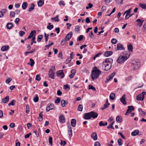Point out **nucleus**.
I'll use <instances>...</instances> for the list:
<instances>
[{
	"label": "nucleus",
	"instance_id": "f257e3e1",
	"mask_svg": "<svg viewBox=\"0 0 146 146\" xmlns=\"http://www.w3.org/2000/svg\"><path fill=\"white\" fill-rule=\"evenodd\" d=\"M113 60L110 58H106L103 61L102 66V68L105 71H108L111 68Z\"/></svg>",
	"mask_w": 146,
	"mask_h": 146
},
{
	"label": "nucleus",
	"instance_id": "f03ea898",
	"mask_svg": "<svg viewBox=\"0 0 146 146\" xmlns=\"http://www.w3.org/2000/svg\"><path fill=\"white\" fill-rule=\"evenodd\" d=\"M101 74V71L98 69L95 70H93L92 73V80H94L98 78Z\"/></svg>",
	"mask_w": 146,
	"mask_h": 146
},
{
	"label": "nucleus",
	"instance_id": "7ed1b4c3",
	"mask_svg": "<svg viewBox=\"0 0 146 146\" xmlns=\"http://www.w3.org/2000/svg\"><path fill=\"white\" fill-rule=\"evenodd\" d=\"M132 67L133 70H137L140 66V63L137 60H133L132 62Z\"/></svg>",
	"mask_w": 146,
	"mask_h": 146
},
{
	"label": "nucleus",
	"instance_id": "20e7f679",
	"mask_svg": "<svg viewBox=\"0 0 146 146\" xmlns=\"http://www.w3.org/2000/svg\"><path fill=\"white\" fill-rule=\"evenodd\" d=\"M126 55V54H125ZM128 57H127L125 55H120L117 60L118 63L120 64H122L126 61Z\"/></svg>",
	"mask_w": 146,
	"mask_h": 146
},
{
	"label": "nucleus",
	"instance_id": "39448f33",
	"mask_svg": "<svg viewBox=\"0 0 146 146\" xmlns=\"http://www.w3.org/2000/svg\"><path fill=\"white\" fill-rule=\"evenodd\" d=\"M55 70V66H52L49 71L48 76L50 78L54 79V71Z\"/></svg>",
	"mask_w": 146,
	"mask_h": 146
},
{
	"label": "nucleus",
	"instance_id": "423d86ee",
	"mask_svg": "<svg viewBox=\"0 0 146 146\" xmlns=\"http://www.w3.org/2000/svg\"><path fill=\"white\" fill-rule=\"evenodd\" d=\"M146 94L145 92H142L141 94H139L136 97V99L138 100L143 101L144 98V96Z\"/></svg>",
	"mask_w": 146,
	"mask_h": 146
},
{
	"label": "nucleus",
	"instance_id": "0eeeda50",
	"mask_svg": "<svg viewBox=\"0 0 146 146\" xmlns=\"http://www.w3.org/2000/svg\"><path fill=\"white\" fill-rule=\"evenodd\" d=\"M124 48L122 45L120 43L117 44V47L115 48V50L117 51L118 50H124Z\"/></svg>",
	"mask_w": 146,
	"mask_h": 146
},
{
	"label": "nucleus",
	"instance_id": "6e6552de",
	"mask_svg": "<svg viewBox=\"0 0 146 146\" xmlns=\"http://www.w3.org/2000/svg\"><path fill=\"white\" fill-rule=\"evenodd\" d=\"M57 76H58L60 77L61 78H63L64 76L63 70H59L57 72Z\"/></svg>",
	"mask_w": 146,
	"mask_h": 146
},
{
	"label": "nucleus",
	"instance_id": "1a4fd4ad",
	"mask_svg": "<svg viewBox=\"0 0 146 146\" xmlns=\"http://www.w3.org/2000/svg\"><path fill=\"white\" fill-rule=\"evenodd\" d=\"M128 108L125 114V115H128L131 111L134 110V108L133 106H128Z\"/></svg>",
	"mask_w": 146,
	"mask_h": 146
},
{
	"label": "nucleus",
	"instance_id": "9d476101",
	"mask_svg": "<svg viewBox=\"0 0 146 146\" xmlns=\"http://www.w3.org/2000/svg\"><path fill=\"white\" fill-rule=\"evenodd\" d=\"M90 113L88 112L84 113V118L85 119H90L91 118Z\"/></svg>",
	"mask_w": 146,
	"mask_h": 146
},
{
	"label": "nucleus",
	"instance_id": "9b49d317",
	"mask_svg": "<svg viewBox=\"0 0 146 146\" xmlns=\"http://www.w3.org/2000/svg\"><path fill=\"white\" fill-rule=\"evenodd\" d=\"M131 11V9H128L125 11L126 15L125 16V19H128L130 17H131L132 15H130V13Z\"/></svg>",
	"mask_w": 146,
	"mask_h": 146
},
{
	"label": "nucleus",
	"instance_id": "f8f14e48",
	"mask_svg": "<svg viewBox=\"0 0 146 146\" xmlns=\"http://www.w3.org/2000/svg\"><path fill=\"white\" fill-rule=\"evenodd\" d=\"M90 113L91 118L92 117L93 118H95L98 117V114L97 113L93 111H92L90 112Z\"/></svg>",
	"mask_w": 146,
	"mask_h": 146
},
{
	"label": "nucleus",
	"instance_id": "ddd939ff",
	"mask_svg": "<svg viewBox=\"0 0 146 146\" xmlns=\"http://www.w3.org/2000/svg\"><path fill=\"white\" fill-rule=\"evenodd\" d=\"M54 105L52 104H51L49 106H48L46 108V111L48 112L50 110L53 109L54 108Z\"/></svg>",
	"mask_w": 146,
	"mask_h": 146
},
{
	"label": "nucleus",
	"instance_id": "4468645a",
	"mask_svg": "<svg viewBox=\"0 0 146 146\" xmlns=\"http://www.w3.org/2000/svg\"><path fill=\"white\" fill-rule=\"evenodd\" d=\"M73 34V33L72 32H71L68 33L66 36L65 38L67 40H68L70 39L72 37Z\"/></svg>",
	"mask_w": 146,
	"mask_h": 146
},
{
	"label": "nucleus",
	"instance_id": "2eb2a0df",
	"mask_svg": "<svg viewBox=\"0 0 146 146\" xmlns=\"http://www.w3.org/2000/svg\"><path fill=\"white\" fill-rule=\"evenodd\" d=\"M125 94L123 95L120 99L121 102L124 105L126 104L125 101Z\"/></svg>",
	"mask_w": 146,
	"mask_h": 146
},
{
	"label": "nucleus",
	"instance_id": "dca6fc26",
	"mask_svg": "<svg viewBox=\"0 0 146 146\" xmlns=\"http://www.w3.org/2000/svg\"><path fill=\"white\" fill-rule=\"evenodd\" d=\"M113 54L112 51H107L104 53V55L106 57H108L111 55Z\"/></svg>",
	"mask_w": 146,
	"mask_h": 146
},
{
	"label": "nucleus",
	"instance_id": "f3484780",
	"mask_svg": "<svg viewBox=\"0 0 146 146\" xmlns=\"http://www.w3.org/2000/svg\"><path fill=\"white\" fill-rule=\"evenodd\" d=\"M59 121L60 123H64L65 121V118L62 115H61L59 117Z\"/></svg>",
	"mask_w": 146,
	"mask_h": 146
},
{
	"label": "nucleus",
	"instance_id": "a211bd4d",
	"mask_svg": "<svg viewBox=\"0 0 146 146\" xmlns=\"http://www.w3.org/2000/svg\"><path fill=\"white\" fill-rule=\"evenodd\" d=\"M68 103V101L67 100H62L61 101V105L62 106L64 107Z\"/></svg>",
	"mask_w": 146,
	"mask_h": 146
},
{
	"label": "nucleus",
	"instance_id": "6ab92c4d",
	"mask_svg": "<svg viewBox=\"0 0 146 146\" xmlns=\"http://www.w3.org/2000/svg\"><path fill=\"white\" fill-rule=\"evenodd\" d=\"M68 133L69 136H71L72 135V129L70 125H68Z\"/></svg>",
	"mask_w": 146,
	"mask_h": 146
},
{
	"label": "nucleus",
	"instance_id": "aec40b11",
	"mask_svg": "<svg viewBox=\"0 0 146 146\" xmlns=\"http://www.w3.org/2000/svg\"><path fill=\"white\" fill-rule=\"evenodd\" d=\"M9 96H7L2 99V102L4 103H6L9 101Z\"/></svg>",
	"mask_w": 146,
	"mask_h": 146
},
{
	"label": "nucleus",
	"instance_id": "412c9836",
	"mask_svg": "<svg viewBox=\"0 0 146 146\" xmlns=\"http://www.w3.org/2000/svg\"><path fill=\"white\" fill-rule=\"evenodd\" d=\"M91 137L94 140H96L97 139V136L96 133H93L91 135Z\"/></svg>",
	"mask_w": 146,
	"mask_h": 146
},
{
	"label": "nucleus",
	"instance_id": "4be33fe9",
	"mask_svg": "<svg viewBox=\"0 0 146 146\" xmlns=\"http://www.w3.org/2000/svg\"><path fill=\"white\" fill-rule=\"evenodd\" d=\"M9 49V46H3L1 48V50L3 51L8 50Z\"/></svg>",
	"mask_w": 146,
	"mask_h": 146
},
{
	"label": "nucleus",
	"instance_id": "5701e85b",
	"mask_svg": "<svg viewBox=\"0 0 146 146\" xmlns=\"http://www.w3.org/2000/svg\"><path fill=\"white\" fill-rule=\"evenodd\" d=\"M76 121L75 119H72L71 124V125L73 127H75L76 126Z\"/></svg>",
	"mask_w": 146,
	"mask_h": 146
},
{
	"label": "nucleus",
	"instance_id": "b1692460",
	"mask_svg": "<svg viewBox=\"0 0 146 146\" xmlns=\"http://www.w3.org/2000/svg\"><path fill=\"white\" fill-rule=\"evenodd\" d=\"M30 62L27 63L28 65H30L31 66H33L35 64L34 61L31 58L30 59Z\"/></svg>",
	"mask_w": 146,
	"mask_h": 146
},
{
	"label": "nucleus",
	"instance_id": "393cba45",
	"mask_svg": "<svg viewBox=\"0 0 146 146\" xmlns=\"http://www.w3.org/2000/svg\"><path fill=\"white\" fill-rule=\"evenodd\" d=\"M115 96V94L114 93H111L110 96V99L112 100H114Z\"/></svg>",
	"mask_w": 146,
	"mask_h": 146
},
{
	"label": "nucleus",
	"instance_id": "a878e982",
	"mask_svg": "<svg viewBox=\"0 0 146 146\" xmlns=\"http://www.w3.org/2000/svg\"><path fill=\"white\" fill-rule=\"evenodd\" d=\"M127 48L129 51H133V46L131 44H130L127 45Z\"/></svg>",
	"mask_w": 146,
	"mask_h": 146
},
{
	"label": "nucleus",
	"instance_id": "bb28decb",
	"mask_svg": "<svg viewBox=\"0 0 146 146\" xmlns=\"http://www.w3.org/2000/svg\"><path fill=\"white\" fill-rule=\"evenodd\" d=\"M138 110L140 114L143 116H144L146 114V112L143 111L141 109L139 108Z\"/></svg>",
	"mask_w": 146,
	"mask_h": 146
},
{
	"label": "nucleus",
	"instance_id": "cd10ccee",
	"mask_svg": "<svg viewBox=\"0 0 146 146\" xmlns=\"http://www.w3.org/2000/svg\"><path fill=\"white\" fill-rule=\"evenodd\" d=\"M44 3V1L42 0H40L38 2V5L39 7L42 6Z\"/></svg>",
	"mask_w": 146,
	"mask_h": 146
},
{
	"label": "nucleus",
	"instance_id": "c85d7f7f",
	"mask_svg": "<svg viewBox=\"0 0 146 146\" xmlns=\"http://www.w3.org/2000/svg\"><path fill=\"white\" fill-rule=\"evenodd\" d=\"M13 27V25L11 23H8L7 25V29H10Z\"/></svg>",
	"mask_w": 146,
	"mask_h": 146
},
{
	"label": "nucleus",
	"instance_id": "c756f323",
	"mask_svg": "<svg viewBox=\"0 0 146 146\" xmlns=\"http://www.w3.org/2000/svg\"><path fill=\"white\" fill-rule=\"evenodd\" d=\"M27 6V3L26 2H24L23 3L22 5V8L24 10L26 9Z\"/></svg>",
	"mask_w": 146,
	"mask_h": 146
},
{
	"label": "nucleus",
	"instance_id": "7c9ffc66",
	"mask_svg": "<svg viewBox=\"0 0 146 146\" xmlns=\"http://www.w3.org/2000/svg\"><path fill=\"white\" fill-rule=\"evenodd\" d=\"M42 112L41 111L39 114V117H38L39 121H42L43 120L42 117Z\"/></svg>",
	"mask_w": 146,
	"mask_h": 146
},
{
	"label": "nucleus",
	"instance_id": "2f4dec72",
	"mask_svg": "<svg viewBox=\"0 0 146 146\" xmlns=\"http://www.w3.org/2000/svg\"><path fill=\"white\" fill-rule=\"evenodd\" d=\"M107 124L108 123L107 122H106L105 123H103V122L102 121H100L99 123V125L101 127L107 125Z\"/></svg>",
	"mask_w": 146,
	"mask_h": 146
},
{
	"label": "nucleus",
	"instance_id": "473e14b6",
	"mask_svg": "<svg viewBox=\"0 0 146 146\" xmlns=\"http://www.w3.org/2000/svg\"><path fill=\"white\" fill-rule=\"evenodd\" d=\"M139 132V130L137 129L135 130L134 131L132 132L131 133V135L132 136H135Z\"/></svg>",
	"mask_w": 146,
	"mask_h": 146
},
{
	"label": "nucleus",
	"instance_id": "72a5a7b5",
	"mask_svg": "<svg viewBox=\"0 0 146 146\" xmlns=\"http://www.w3.org/2000/svg\"><path fill=\"white\" fill-rule=\"evenodd\" d=\"M116 120L118 123L121 122L122 121V118L120 116H117L116 118Z\"/></svg>",
	"mask_w": 146,
	"mask_h": 146
},
{
	"label": "nucleus",
	"instance_id": "f704fd0d",
	"mask_svg": "<svg viewBox=\"0 0 146 146\" xmlns=\"http://www.w3.org/2000/svg\"><path fill=\"white\" fill-rule=\"evenodd\" d=\"M35 7V5L33 3H32L31 5V7H30L28 11L29 12L31 11L32 10H33Z\"/></svg>",
	"mask_w": 146,
	"mask_h": 146
},
{
	"label": "nucleus",
	"instance_id": "c9c22d12",
	"mask_svg": "<svg viewBox=\"0 0 146 146\" xmlns=\"http://www.w3.org/2000/svg\"><path fill=\"white\" fill-rule=\"evenodd\" d=\"M58 15H57L56 17L54 18H51V20L52 21L54 20L55 21L58 22L59 21V20L58 18Z\"/></svg>",
	"mask_w": 146,
	"mask_h": 146
},
{
	"label": "nucleus",
	"instance_id": "e433bc0d",
	"mask_svg": "<svg viewBox=\"0 0 146 146\" xmlns=\"http://www.w3.org/2000/svg\"><path fill=\"white\" fill-rule=\"evenodd\" d=\"M83 109V106L81 104H79L78 107V111H81Z\"/></svg>",
	"mask_w": 146,
	"mask_h": 146
},
{
	"label": "nucleus",
	"instance_id": "4c0bfd02",
	"mask_svg": "<svg viewBox=\"0 0 146 146\" xmlns=\"http://www.w3.org/2000/svg\"><path fill=\"white\" fill-rule=\"evenodd\" d=\"M36 34V31L35 30H34L31 32L29 35L32 37L34 35L35 36Z\"/></svg>",
	"mask_w": 146,
	"mask_h": 146
},
{
	"label": "nucleus",
	"instance_id": "58836bf2",
	"mask_svg": "<svg viewBox=\"0 0 146 146\" xmlns=\"http://www.w3.org/2000/svg\"><path fill=\"white\" fill-rule=\"evenodd\" d=\"M44 36L45 39V41L46 42L48 40V37L49 36V35L46 34L45 33H44Z\"/></svg>",
	"mask_w": 146,
	"mask_h": 146
},
{
	"label": "nucleus",
	"instance_id": "ea45409f",
	"mask_svg": "<svg viewBox=\"0 0 146 146\" xmlns=\"http://www.w3.org/2000/svg\"><path fill=\"white\" fill-rule=\"evenodd\" d=\"M109 105V103H105L104 104L103 107L102 108H101V110H103L107 108V107H108Z\"/></svg>",
	"mask_w": 146,
	"mask_h": 146
},
{
	"label": "nucleus",
	"instance_id": "a19ab883",
	"mask_svg": "<svg viewBox=\"0 0 146 146\" xmlns=\"http://www.w3.org/2000/svg\"><path fill=\"white\" fill-rule=\"evenodd\" d=\"M139 6L143 9H146V4H143L142 3H140Z\"/></svg>",
	"mask_w": 146,
	"mask_h": 146
},
{
	"label": "nucleus",
	"instance_id": "79ce46f5",
	"mask_svg": "<svg viewBox=\"0 0 146 146\" xmlns=\"http://www.w3.org/2000/svg\"><path fill=\"white\" fill-rule=\"evenodd\" d=\"M15 12L13 11H11L10 12L9 15L10 17H15Z\"/></svg>",
	"mask_w": 146,
	"mask_h": 146
},
{
	"label": "nucleus",
	"instance_id": "37998d69",
	"mask_svg": "<svg viewBox=\"0 0 146 146\" xmlns=\"http://www.w3.org/2000/svg\"><path fill=\"white\" fill-rule=\"evenodd\" d=\"M68 40L65 38L63 39L61 42V44L62 45H64L66 42V41Z\"/></svg>",
	"mask_w": 146,
	"mask_h": 146
},
{
	"label": "nucleus",
	"instance_id": "c03bdc74",
	"mask_svg": "<svg viewBox=\"0 0 146 146\" xmlns=\"http://www.w3.org/2000/svg\"><path fill=\"white\" fill-rule=\"evenodd\" d=\"M49 143L50 145L52 146V138L50 136L49 137Z\"/></svg>",
	"mask_w": 146,
	"mask_h": 146
},
{
	"label": "nucleus",
	"instance_id": "a18cd8bd",
	"mask_svg": "<svg viewBox=\"0 0 146 146\" xmlns=\"http://www.w3.org/2000/svg\"><path fill=\"white\" fill-rule=\"evenodd\" d=\"M118 144L119 146H121L123 144V141L121 139H119L118 140Z\"/></svg>",
	"mask_w": 146,
	"mask_h": 146
},
{
	"label": "nucleus",
	"instance_id": "49530a36",
	"mask_svg": "<svg viewBox=\"0 0 146 146\" xmlns=\"http://www.w3.org/2000/svg\"><path fill=\"white\" fill-rule=\"evenodd\" d=\"M43 35H39L38 36L37 41L40 42L43 38Z\"/></svg>",
	"mask_w": 146,
	"mask_h": 146
},
{
	"label": "nucleus",
	"instance_id": "de8ad7c7",
	"mask_svg": "<svg viewBox=\"0 0 146 146\" xmlns=\"http://www.w3.org/2000/svg\"><path fill=\"white\" fill-rule=\"evenodd\" d=\"M111 42L113 44H115L117 42V40L115 38H113L111 40Z\"/></svg>",
	"mask_w": 146,
	"mask_h": 146
},
{
	"label": "nucleus",
	"instance_id": "09e8293b",
	"mask_svg": "<svg viewBox=\"0 0 146 146\" xmlns=\"http://www.w3.org/2000/svg\"><path fill=\"white\" fill-rule=\"evenodd\" d=\"M75 32H79L80 31V27L78 25L76 26L75 29Z\"/></svg>",
	"mask_w": 146,
	"mask_h": 146
},
{
	"label": "nucleus",
	"instance_id": "8fccbe9b",
	"mask_svg": "<svg viewBox=\"0 0 146 146\" xmlns=\"http://www.w3.org/2000/svg\"><path fill=\"white\" fill-rule=\"evenodd\" d=\"M89 90L91 89L94 91H95L96 90L95 88L91 85H89Z\"/></svg>",
	"mask_w": 146,
	"mask_h": 146
},
{
	"label": "nucleus",
	"instance_id": "3c124183",
	"mask_svg": "<svg viewBox=\"0 0 146 146\" xmlns=\"http://www.w3.org/2000/svg\"><path fill=\"white\" fill-rule=\"evenodd\" d=\"M71 59L69 57H68L67 59H66L65 61L66 63L68 64L69 63L71 60Z\"/></svg>",
	"mask_w": 146,
	"mask_h": 146
},
{
	"label": "nucleus",
	"instance_id": "603ef678",
	"mask_svg": "<svg viewBox=\"0 0 146 146\" xmlns=\"http://www.w3.org/2000/svg\"><path fill=\"white\" fill-rule=\"evenodd\" d=\"M26 112L27 113H28L30 111L29 106V105H26Z\"/></svg>",
	"mask_w": 146,
	"mask_h": 146
},
{
	"label": "nucleus",
	"instance_id": "864d4df0",
	"mask_svg": "<svg viewBox=\"0 0 146 146\" xmlns=\"http://www.w3.org/2000/svg\"><path fill=\"white\" fill-rule=\"evenodd\" d=\"M89 36L92 38L94 39V36L93 34V32L92 31H91L89 34Z\"/></svg>",
	"mask_w": 146,
	"mask_h": 146
},
{
	"label": "nucleus",
	"instance_id": "5fc2aeb1",
	"mask_svg": "<svg viewBox=\"0 0 146 146\" xmlns=\"http://www.w3.org/2000/svg\"><path fill=\"white\" fill-rule=\"evenodd\" d=\"M35 36H34L32 38V42H31V45H32L33 44V43H34L35 44L36 43V42L35 41Z\"/></svg>",
	"mask_w": 146,
	"mask_h": 146
},
{
	"label": "nucleus",
	"instance_id": "6e6d98bb",
	"mask_svg": "<svg viewBox=\"0 0 146 146\" xmlns=\"http://www.w3.org/2000/svg\"><path fill=\"white\" fill-rule=\"evenodd\" d=\"M123 0H117L116 1V2L118 5L123 4Z\"/></svg>",
	"mask_w": 146,
	"mask_h": 146
},
{
	"label": "nucleus",
	"instance_id": "4d7b16f0",
	"mask_svg": "<svg viewBox=\"0 0 146 146\" xmlns=\"http://www.w3.org/2000/svg\"><path fill=\"white\" fill-rule=\"evenodd\" d=\"M38 100L39 98L38 96L37 95V96L34 98L33 101L34 102H37L38 101Z\"/></svg>",
	"mask_w": 146,
	"mask_h": 146
},
{
	"label": "nucleus",
	"instance_id": "13d9d810",
	"mask_svg": "<svg viewBox=\"0 0 146 146\" xmlns=\"http://www.w3.org/2000/svg\"><path fill=\"white\" fill-rule=\"evenodd\" d=\"M19 35L20 36L22 37L23 35L25 34V32L23 31H20L19 33Z\"/></svg>",
	"mask_w": 146,
	"mask_h": 146
},
{
	"label": "nucleus",
	"instance_id": "bf43d9fd",
	"mask_svg": "<svg viewBox=\"0 0 146 146\" xmlns=\"http://www.w3.org/2000/svg\"><path fill=\"white\" fill-rule=\"evenodd\" d=\"M53 27L54 26L53 25H50V26L48 25L47 26V28L49 30H51Z\"/></svg>",
	"mask_w": 146,
	"mask_h": 146
},
{
	"label": "nucleus",
	"instance_id": "052dcab7",
	"mask_svg": "<svg viewBox=\"0 0 146 146\" xmlns=\"http://www.w3.org/2000/svg\"><path fill=\"white\" fill-rule=\"evenodd\" d=\"M66 141H63L62 140H61L60 142V145H63V146L65 145L66 144Z\"/></svg>",
	"mask_w": 146,
	"mask_h": 146
},
{
	"label": "nucleus",
	"instance_id": "680f3d73",
	"mask_svg": "<svg viewBox=\"0 0 146 146\" xmlns=\"http://www.w3.org/2000/svg\"><path fill=\"white\" fill-rule=\"evenodd\" d=\"M16 101L15 100H13L9 104V106L12 105V106L14 105V103H15Z\"/></svg>",
	"mask_w": 146,
	"mask_h": 146
},
{
	"label": "nucleus",
	"instance_id": "e2e57ef3",
	"mask_svg": "<svg viewBox=\"0 0 146 146\" xmlns=\"http://www.w3.org/2000/svg\"><path fill=\"white\" fill-rule=\"evenodd\" d=\"M35 79L36 80L40 81L41 79V78L40 76L38 74L36 76Z\"/></svg>",
	"mask_w": 146,
	"mask_h": 146
},
{
	"label": "nucleus",
	"instance_id": "0e129e2a",
	"mask_svg": "<svg viewBox=\"0 0 146 146\" xmlns=\"http://www.w3.org/2000/svg\"><path fill=\"white\" fill-rule=\"evenodd\" d=\"M60 102V99L59 97L57 98L56 100L55 101V103L56 104Z\"/></svg>",
	"mask_w": 146,
	"mask_h": 146
},
{
	"label": "nucleus",
	"instance_id": "69168bd1",
	"mask_svg": "<svg viewBox=\"0 0 146 146\" xmlns=\"http://www.w3.org/2000/svg\"><path fill=\"white\" fill-rule=\"evenodd\" d=\"M70 58L71 59H73V57L75 56V54L73 52H72L70 54Z\"/></svg>",
	"mask_w": 146,
	"mask_h": 146
},
{
	"label": "nucleus",
	"instance_id": "338daca9",
	"mask_svg": "<svg viewBox=\"0 0 146 146\" xmlns=\"http://www.w3.org/2000/svg\"><path fill=\"white\" fill-rule=\"evenodd\" d=\"M12 79L11 78H9L6 81V82L7 84H9L10 82L11 81Z\"/></svg>",
	"mask_w": 146,
	"mask_h": 146
},
{
	"label": "nucleus",
	"instance_id": "774afa93",
	"mask_svg": "<svg viewBox=\"0 0 146 146\" xmlns=\"http://www.w3.org/2000/svg\"><path fill=\"white\" fill-rule=\"evenodd\" d=\"M94 146H101V145L99 142L96 141L95 143Z\"/></svg>",
	"mask_w": 146,
	"mask_h": 146
}]
</instances>
